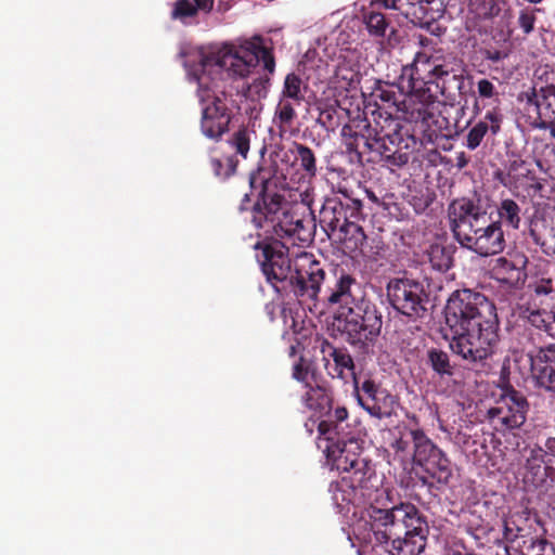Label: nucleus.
I'll list each match as a JSON object with an SVG mask.
<instances>
[{"mask_svg":"<svg viewBox=\"0 0 555 555\" xmlns=\"http://www.w3.org/2000/svg\"><path fill=\"white\" fill-rule=\"evenodd\" d=\"M249 202H250L249 195L245 194L243 199H242V203H241V206H240V210H245L246 209L245 204L249 203Z\"/></svg>","mask_w":555,"mask_h":555,"instance_id":"69168bd1","label":"nucleus"},{"mask_svg":"<svg viewBox=\"0 0 555 555\" xmlns=\"http://www.w3.org/2000/svg\"><path fill=\"white\" fill-rule=\"evenodd\" d=\"M364 218L362 199L354 190L341 183L324 198L319 211V223L327 236L337 238L350 253L362 250L366 241L359 224Z\"/></svg>","mask_w":555,"mask_h":555,"instance_id":"7ed1b4c3","label":"nucleus"},{"mask_svg":"<svg viewBox=\"0 0 555 555\" xmlns=\"http://www.w3.org/2000/svg\"><path fill=\"white\" fill-rule=\"evenodd\" d=\"M470 8L479 18H491L501 12L499 0H472Z\"/></svg>","mask_w":555,"mask_h":555,"instance_id":"09e8293b","label":"nucleus"},{"mask_svg":"<svg viewBox=\"0 0 555 555\" xmlns=\"http://www.w3.org/2000/svg\"><path fill=\"white\" fill-rule=\"evenodd\" d=\"M412 463L421 467L431 479L438 483L447 485L453 477V466L447 454L425 434L413 448Z\"/></svg>","mask_w":555,"mask_h":555,"instance_id":"412c9836","label":"nucleus"},{"mask_svg":"<svg viewBox=\"0 0 555 555\" xmlns=\"http://www.w3.org/2000/svg\"><path fill=\"white\" fill-rule=\"evenodd\" d=\"M238 61L243 62L242 68L235 72L244 77L249 74V68L255 67L261 63L263 69L267 72L266 75L255 78L251 83L248 85L249 95L257 98H266L268 89L271 85V76L275 70V59L271 49L263 46H255L253 52H244V56H235Z\"/></svg>","mask_w":555,"mask_h":555,"instance_id":"393cba45","label":"nucleus"},{"mask_svg":"<svg viewBox=\"0 0 555 555\" xmlns=\"http://www.w3.org/2000/svg\"><path fill=\"white\" fill-rule=\"evenodd\" d=\"M544 326H535L537 328L544 331L548 336L555 338V310L551 313L550 319L543 322Z\"/></svg>","mask_w":555,"mask_h":555,"instance_id":"bf43d9fd","label":"nucleus"},{"mask_svg":"<svg viewBox=\"0 0 555 555\" xmlns=\"http://www.w3.org/2000/svg\"><path fill=\"white\" fill-rule=\"evenodd\" d=\"M477 92L481 99H491L498 95L495 86L489 79L482 78L477 81Z\"/></svg>","mask_w":555,"mask_h":555,"instance_id":"864d4df0","label":"nucleus"},{"mask_svg":"<svg viewBox=\"0 0 555 555\" xmlns=\"http://www.w3.org/2000/svg\"><path fill=\"white\" fill-rule=\"evenodd\" d=\"M528 259L522 254H514L509 257H499L491 268L492 276L508 288L520 287L526 279Z\"/></svg>","mask_w":555,"mask_h":555,"instance_id":"c85d7f7f","label":"nucleus"},{"mask_svg":"<svg viewBox=\"0 0 555 555\" xmlns=\"http://www.w3.org/2000/svg\"><path fill=\"white\" fill-rule=\"evenodd\" d=\"M537 80L530 92H526L527 104L533 105L540 128L555 119V72L547 65L535 72Z\"/></svg>","mask_w":555,"mask_h":555,"instance_id":"5701e85b","label":"nucleus"},{"mask_svg":"<svg viewBox=\"0 0 555 555\" xmlns=\"http://www.w3.org/2000/svg\"><path fill=\"white\" fill-rule=\"evenodd\" d=\"M529 411L526 397L518 390L508 386L503 389L495 405L488 410V418L493 428L499 433L520 428Z\"/></svg>","mask_w":555,"mask_h":555,"instance_id":"a211bd4d","label":"nucleus"},{"mask_svg":"<svg viewBox=\"0 0 555 555\" xmlns=\"http://www.w3.org/2000/svg\"><path fill=\"white\" fill-rule=\"evenodd\" d=\"M530 287L532 288L530 301L542 304V299L555 298V285L552 279L542 278Z\"/></svg>","mask_w":555,"mask_h":555,"instance_id":"de8ad7c7","label":"nucleus"},{"mask_svg":"<svg viewBox=\"0 0 555 555\" xmlns=\"http://www.w3.org/2000/svg\"><path fill=\"white\" fill-rule=\"evenodd\" d=\"M363 23L369 31V34L376 38H384L388 34V44L396 46L399 43V35L398 30L393 27H390L389 20L385 14L370 10L363 14Z\"/></svg>","mask_w":555,"mask_h":555,"instance_id":"f704fd0d","label":"nucleus"},{"mask_svg":"<svg viewBox=\"0 0 555 555\" xmlns=\"http://www.w3.org/2000/svg\"><path fill=\"white\" fill-rule=\"evenodd\" d=\"M194 1V7L197 8V11L198 10H202V11H205V12H210L214 8V0H193Z\"/></svg>","mask_w":555,"mask_h":555,"instance_id":"680f3d73","label":"nucleus"},{"mask_svg":"<svg viewBox=\"0 0 555 555\" xmlns=\"http://www.w3.org/2000/svg\"><path fill=\"white\" fill-rule=\"evenodd\" d=\"M386 292L391 307L411 321L428 315L429 293L424 282L410 278L391 279Z\"/></svg>","mask_w":555,"mask_h":555,"instance_id":"ddd939ff","label":"nucleus"},{"mask_svg":"<svg viewBox=\"0 0 555 555\" xmlns=\"http://www.w3.org/2000/svg\"><path fill=\"white\" fill-rule=\"evenodd\" d=\"M395 195L390 193H386L383 197L379 198V206L384 211L388 214H393V209L398 210V205L393 202Z\"/></svg>","mask_w":555,"mask_h":555,"instance_id":"4d7b16f0","label":"nucleus"},{"mask_svg":"<svg viewBox=\"0 0 555 555\" xmlns=\"http://www.w3.org/2000/svg\"><path fill=\"white\" fill-rule=\"evenodd\" d=\"M396 540L390 555H420L427 544L429 527L425 516L412 503L390 506Z\"/></svg>","mask_w":555,"mask_h":555,"instance_id":"39448f33","label":"nucleus"},{"mask_svg":"<svg viewBox=\"0 0 555 555\" xmlns=\"http://www.w3.org/2000/svg\"><path fill=\"white\" fill-rule=\"evenodd\" d=\"M341 137L347 152L359 162L369 153L378 154L389 166L402 167L409 162V154L402 150L409 147L410 137L402 133L398 118L380 108L372 112V120L353 119L344 125Z\"/></svg>","mask_w":555,"mask_h":555,"instance_id":"f03ea898","label":"nucleus"},{"mask_svg":"<svg viewBox=\"0 0 555 555\" xmlns=\"http://www.w3.org/2000/svg\"><path fill=\"white\" fill-rule=\"evenodd\" d=\"M389 498L385 490L372 500L362 516V522L358 526L359 539L372 547L379 546L390 555V548L397 539L392 530V517L390 516Z\"/></svg>","mask_w":555,"mask_h":555,"instance_id":"f8f14e48","label":"nucleus"},{"mask_svg":"<svg viewBox=\"0 0 555 555\" xmlns=\"http://www.w3.org/2000/svg\"><path fill=\"white\" fill-rule=\"evenodd\" d=\"M502 115L496 108L488 111L482 120L474 125L466 134V147L470 151L476 150L490 131L493 135L501 130Z\"/></svg>","mask_w":555,"mask_h":555,"instance_id":"2f4dec72","label":"nucleus"},{"mask_svg":"<svg viewBox=\"0 0 555 555\" xmlns=\"http://www.w3.org/2000/svg\"><path fill=\"white\" fill-rule=\"evenodd\" d=\"M520 531L519 528H513L511 527L509 522L505 521L504 522V539L508 542H515L519 534L518 532Z\"/></svg>","mask_w":555,"mask_h":555,"instance_id":"052dcab7","label":"nucleus"},{"mask_svg":"<svg viewBox=\"0 0 555 555\" xmlns=\"http://www.w3.org/2000/svg\"><path fill=\"white\" fill-rule=\"evenodd\" d=\"M450 348L473 366H485L500 343L495 305L483 294L463 288L452 293L444 308Z\"/></svg>","mask_w":555,"mask_h":555,"instance_id":"f257e3e1","label":"nucleus"},{"mask_svg":"<svg viewBox=\"0 0 555 555\" xmlns=\"http://www.w3.org/2000/svg\"><path fill=\"white\" fill-rule=\"evenodd\" d=\"M430 267L439 272L448 271L453 264V250L451 246L439 243L431 244L424 255Z\"/></svg>","mask_w":555,"mask_h":555,"instance_id":"e433bc0d","label":"nucleus"},{"mask_svg":"<svg viewBox=\"0 0 555 555\" xmlns=\"http://www.w3.org/2000/svg\"><path fill=\"white\" fill-rule=\"evenodd\" d=\"M251 134H255V131L246 127H241L228 141L230 146L235 150L236 154L242 156L244 159L247 158L250 149Z\"/></svg>","mask_w":555,"mask_h":555,"instance_id":"c03bdc74","label":"nucleus"},{"mask_svg":"<svg viewBox=\"0 0 555 555\" xmlns=\"http://www.w3.org/2000/svg\"><path fill=\"white\" fill-rule=\"evenodd\" d=\"M197 96L199 102L211 100L203 107L201 117V131L211 140L219 141L229 131L232 119V111L225 102L224 91H218V82L206 74L197 77Z\"/></svg>","mask_w":555,"mask_h":555,"instance_id":"9d476101","label":"nucleus"},{"mask_svg":"<svg viewBox=\"0 0 555 555\" xmlns=\"http://www.w3.org/2000/svg\"><path fill=\"white\" fill-rule=\"evenodd\" d=\"M280 96L293 100L297 105L305 100L304 81L296 73L286 75Z\"/></svg>","mask_w":555,"mask_h":555,"instance_id":"37998d69","label":"nucleus"},{"mask_svg":"<svg viewBox=\"0 0 555 555\" xmlns=\"http://www.w3.org/2000/svg\"><path fill=\"white\" fill-rule=\"evenodd\" d=\"M255 249L259 250L257 261L268 283L280 292L279 284L285 285L294 273L289 248L282 241L267 237L262 242H257Z\"/></svg>","mask_w":555,"mask_h":555,"instance_id":"f3484780","label":"nucleus"},{"mask_svg":"<svg viewBox=\"0 0 555 555\" xmlns=\"http://www.w3.org/2000/svg\"><path fill=\"white\" fill-rule=\"evenodd\" d=\"M500 224H505L512 229H518L521 221V209L512 198L501 199L496 206Z\"/></svg>","mask_w":555,"mask_h":555,"instance_id":"ea45409f","label":"nucleus"},{"mask_svg":"<svg viewBox=\"0 0 555 555\" xmlns=\"http://www.w3.org/2000/svg\"><path fill=\"white\" fill-rule=\"evenodd\" d=\"M281 165L285 167L288 176L300 180H312L318 175V159L314 151L297 141L287 147H281L276 153Z\"/></svg>","mask_w":555,"mask_h":555,"instance_id":"a878e982","label":"nucleus"},{"mask_svg":"<svg viewBox=\"0 0 555 555\" xmlns=\"http://www.w3.org/2000/svg\"><path fill=\"white\" fill-rule=\"evenodd\" d=\"M469 163V158L466 156L464 152L457 153L456 155V167L459 169L465 168Z\"/></svg>","mask_w":555,"mask_h":555,"instance_id":"e2e57ef3","label":"nucleus"},{"mask_svg":"<svg viewBox=\"0 0 555 555\" xmlns=\"http://www.w3.org/2000/svg\"><path fill=\"white\" fill-rule=\"evenodd\" d=\"M376 96L384 103L388 104V107H393L396 113L398 114V104L400 101L397 99V94L392 90L380 89L376 93Z\"/></svg>","mask_w":555,"mask_h":555,"instance_id":"5fc2aeb1","label":"nucleus"},{"mask_svg":"<svg viewBox=\"0 0 555 555\" xmlns=\"http://www.w3.org/2000/svg\"><path fill=\"white\" fill-rule=\"evenodd\" d=\"M361 292L354 278L350 274L343 273L335 285L330 288V293L324 297L323 302L330 307H337L338 314L360 300Z\"/></svg>","mask_w":555,"mask_h":555,"instance_id":"c756f323","label":"nucleus"},{"mask_svg":"<svg viewBox=\"0 0 555 555\" xmlns=\"http://www.w3.org/2000/svg\"><path fill=\"white\" fill-rule=\"evenodd\" d=\"M524 469L525 483L545 492L555 489V437L529 449Z\"/></svg>","mask_w":555,"mask_h":555,"instance_id":"6ab92c4d","label":"nucleus"},{"mask_svg":"<svg viewBox=\"0 0 555 555\" xmlns=\"http://www.w3.org/2000/svg\"><path fill=\"white\" fill-rule=\"evenodd\" d=\"M325 276L321 262L312 254L302 253L295 259L294 273L282 288L310 312L322 313L319 295Z\"/></svg>","mask_w":555,"mask_h":555,"instance_id":"6e6552de","label":"nucleus"},{"mask_svg":"<svg viewBox=\"0 0 555 555\" xmlns=\"http://www.w3.org/2000/svg\"><path fill=\"white\" fill-rule=\"evenodd\" d=\"M317 348L322 354L324 370L332 378L347 379L349 376L354 382L356 374L354 361L344 347H336L325 338L317 340Z\"/></svg>","mask_w":555,"mask_h":555,"instance_id":"cd10ccee","label":"nucleus"},{"mask_svg":"<svg viewBox=\"0 0 555 555\" xmlns=\"http://www.w3.org/2000/svg\"><path fill=\"white\" fill-rule=\"evenodd\" d=\"M555 310V298L542 299V304L538 301H529L526 309L527 319L531 325L544 326L543 322L550 319L551 313Z\"/></svg>","mask_w":555,"mask_h":555,"instance_id":"58836bf2","label":"nucleus"},{"mask_svg":"<svg viewBox=\"0 0 555 555\" xmlns=\"http://www.w3.org/2000/svg\"><path fill=\"white\" fill-rule=\"evenodd\" d=\"M444 555H477L469 551L464 541L457 537H451L444 545Z\"/></svg>","mask_w":555,"mask_h":555,"instance_id":"603ef678","label":"nucleus"},{"mask_svg":"<svg viewBox=\"0 0 555 555\" xmlns=\"http://www.w3.org/2000/svg\"><path fill=\"white\" fill-rule=\"evenodd\" d=\"M374 477L357 478L356 475L344 474L338 480L330 483L328 492L333 504L339 512H349L351 507L363 509L380 490L372 483Z\"/></svg>","mask_w":555,"mask_h":555,"instance_id":"dca6fc26","label":"nucleus"},{"mask_svg":"<svg viewBox=\"0 0 555 555\" xmlns=\"http://www.w3.org/2000/svg\"><path fill=\"white\" fill-rule=\"evenodd\" d=\"M414 74L425 75L423 78L429 86L435 83L446 100L454 102L464 96L466 87L465 68L456 57L449 55H428L424 52L416 53L414 61Z\"/></svg>","mask_w":555,"mask_h":555,"instance_id":"20e7f679","label":"nucleus"},{"mask_svg":"<svg viewBox=\"0 0 555 555\" xmlns=\"http://www.w3.org/2000/svg\"><path fill=\"white\" fill-rule=\"evenodd\" d=\"M410 87V92L398 104V118L420 125L423 130H441L447 120H439V102L423 76L414 74L413 65Z\"/></svg>","mask_w":555,"mask_h":555,"instance_id":"0eeeda50","label":"nucleus"},{"mask_svg":"<svg viewBox=\"0 0 555 555\" xmlns=\"http://www.w3.org/2000/svg\"><path fill=\"white\" fill-rule=\"evenodd\" d=\"M279 179L270 169L259 167L249 175L251 190H258L257 202L253 206V223L258 229H268L289 208L284 194L278 191Z\"/></svg>","mask_w":555,"mask_h":555,"instance_id":"9b49d317","label":"nucleus"},{"mask_svg":"<svg viewBox=\"0 0 555 555\" xmlns=\"http://www.w3.org/2000/svg\"><path fill=\"white\" fill-rule=\"evenodd\" d=\"M482 54L486 60L493 63H498L507 56L505 52L498 49H486Z\"/></svg>","mask_w":555,"mask_h":555,"instance_id":"13d9d810","label":"nucleus"},{"mask_svg":"<svg viewBox=\"0 0 555 555\" xmlns=\"http://www.w3.org/2000/svg\"><path fill=\"white\" fill-rule=\"evenodd\" d=\"M214 153L215 150L210 152L209 156V165L214 175L221 180H225L233 176L238 165L237 158L234 155L219 157L214 155Z\"/></svg>","mask_w":555,"mask_h":555,"instance_id":"a19ab883","label":"nucleus"},{"mask_svg":"<svg viewBox=\"0 0 555 555\" xmlns=\"http://www.w3.org/2000/svg\"><path fill=\"white\" fill-rule=\"evenodd\" d=\"M341 424L335 433L322 435L327 440L326 455L343 474L356 475L357 478L374 477L375 468L371 460L363 456V448L358 438L345 433Z\"/></svg>","mask_w":555,"mask_h":555,"instance_id":"1a4fd4ad","label":"nucleus"},{"mask_svg":"<svg viewBox=\"0 0 555 555\" xmlns=\"http://www.w3.org/2000/svg\"><path fill=\"white\" fill-rule=\"evenodd\" d=\"M297 105L293 100L280 96L279 103L274 111L273 121L276 125L280 134L283 135L297 118L295 109Z\"/></svg>","mask_w":555,"mask_h":555,"instance_id":"4c0bfd02","label":"nucleus"},{"mask_svg":"<svg viewBox=\"0 0 555 555\" xmlns=\"http://www.w3.org/2000/svg\"><path fill=\"white\" fill-rule=\"evenodd\" d=\"M530 370L537 383L555 391V346L540 349L535 356L528 354Z\"/></svg>","mask_w":555,"mask_h":555,"instance_id":"7c9ffc66","label":"nucleus"},{"mask_svg":"<svg viewBox=\"0 0 555 555\" xmlns=\"http://www.w3.org/2000/svg\"><path fill=\"white\" fill-rule=\"evenodd\" d=\"M491 199L488 195L473 192L468 196L453 199L448 205L450 229L456 241L461 240L474 227L482 225L491 214Z\"/></svg>","mask_w":555,"mask_h":555,"instance_id":"4468645a","label":"nucleus"},{"mask_svg":"<svg viewBox=\"0 0 555 555\" xmlns=\"http://www.w3.org/2000/svg\"><path fill=\"white\" fill-rule=\"evenodd\" d=\"M431 202H433V198L429 195H426V196L422 195L420 197L414 195V196H412V199H411V204L416 214L424 212L429 207Z\"/></svg>","mask_w":555,"mask_h":555,"instance_id":"6e6d98bb","label":"nucleus"},{"mask_svg":"<svg viewBox=\"0 0 555 555\" xmlns=\"http://www.w3.org/2000/svg\"><path fill=\"white\" fill-rule=\"evenodd\" d=\"M422 430L423 429L420 427L412 428L405 424L393 427L389 430V435L391 436V440L389 441L390 449L402 460L406 459L409 455L412 456L413 448Z\"/></svg>","mask_w":555,"mask_h":555,"instance_id":"473e14b6","label":"nucleus"},{"mask_svg":"<svg viewBox=\"0 0 555 555\" xmlns=\"http://www.w3.org/2000/svg\"><path fill=\"white\" fill-rule=\"evenodd\" d=\"M550 130L551 134L555 138V122H551Z\"/></svg>","mask_w":555,"mask_h":555,"instance_id":"338daca9","label":"nucleus"},{"mask_svg":"<svg viewBox=\"0 0 555 555\" xmlns=\"http://www.w3.org/2000/svg\"><path fill=\"white\" fill-rule=\"evenodd\" d=\"M304 405L320 418L318 424L320 436L335 433L348 418V410L338 405L333 409V391L324 380L306 389L301 397Z\"/></svg>","mask_w":555,"mask_h":555,"instance_id":"2eb2a0df","label":"nucleus"},{"mask_svg":"<svg viewBox=\"0 0 555 555\" xmlns=\"http://www.w3.org/2000/svg\"><path fill=\"white\" fill-rule=\"evenodd\" d=\"M197 15V8L190 0H177L173 3L172 11L170 14L171 20H178L183 23L188 18Z\"/></svg>","mask_w":555,"mask_h":555,"instance_id":"8fccbe9b","label":"nucleus"},{"mask_svg":"<svg viewBox=\"0 0 555 555\" xmlns=\"http://www.w3.org/2000/svg\"><path fill=\"white\" fill-rule=\"evenodd\" d=\"M343 112L339 107L326 105L320 111L317 122L327 132H334L341 124Z\"/></svg>","mask_w":555,"mask_h":555,"instance_id":"a18cd8bd","label":"nucleus"},{"mask_svg":"<svg viewBox=\"0 0 555 555\" xmlns=\"http://www.w3.org/2000/svg\"><path fill=\"white\" fill-rule=\"evenodd\" d=\"M386 9L400 11L414 25L428 27L444 12V0H374Z\"/></svg>","mask_w":555,"mask_h":555,"instance_id":"bb28decb","label":"nucleus"},{"mask_svg":"<svg viewBox=\"0 0 555 555\" xmlns=\"http://www.w3.org/2000/svg\"><path fill=\"white\" fill-rule=\"evenodd\" d=\"M530 235L546 255H555V218L543 217L532 221Z\"/></svg>","mask_w":555,"mask_h":555,"instance_id":"72a5a7b5","label":"nucleus"},{"mask_svg":"<svg viewBox=\"0 0 555 555\" xmlns=\"http://www.w3.org/2000/svg\"><path fill=\"white\" fill-rule=\"evenodd\" d=\"M353 388L359 405L371 416L384 420L397 415L398 398L380 384L370 377H354Z\"/></svg>","mask_w":555,"mask_h":555,"instance_id":"aec40b11","label":"nucleus"},{"mask_svg":"<svg viewBox=\"0 0 555 555\" xmlns=\"http://www.w3.org/2000/svg\"><path fill=\"white\" fill-rule=\"evenodd\" d=\"M292 376L302 383L306 389L323 380L304 357H300L293 365Z\"/></svg>","mask_w":555,"mask_h":555,"instance_id":"79ce46f5","label":"nucleus"},{"mask_svg":"<svg viewBox=\"0 0 555 555\" xmlns=\"http://www.w3.org/2000/svg\"><path fill=\"white\" fill-rule=\"evenodd\" d=\"M426 364L440 380L452 378L456 371V365L451 362L450 354L440 348L431 347L427 350Z\"/></svg>","mask_w":555,"mask_h":555,"instance_id":"c9c22d12","label":"nucleus"},{"mask_svg":"<svg viewBox=\"0 0 555 555\" xmlns=\"http://www.w3.org/2000/svg\"><path fill=\"white\" fill-rule=\"evenodd\" d=\"M457 242L481 257L493 256L502 253L505 248V237L499 221L492 220L491 216L483 220L482 225L474 227Z\"/></svg>","mask_w":555,"mask_h":555,"instance_id":"b1692460","label":"nucleus"},{"mask_svg":"<svg viewBox=\"0 0 555 555\" xmlns=\"http://www.w3.org/2000/svg\"><path fill=\"white\" fill-rule=\"evenodd\" d=\"M314 229L313 218L289 207L264 232L271 240H288L292 245L304 246L313 241Z\"/></svg>","mask_w":555,"mask_h":555,"instance_id":"4be33fe9","label":"nucleus"},{"mask_svg":"<svg viewBox=\"0 0 555 555\" xmlns=\"http://www.w3.org/2000/svg\"><path fill=\"white\" fill-rule=\"evenodd\" d=\"M540 11L539 9L525 8L519 11L518 15V25L522 29L524 34L529 35L534 29V24L537 21L535 12Z\"/></svg>","mask_w":555,"mask_h":555,"instance_id":"3c124183","label":"nucleus"},{"mask_svg":"<svg viewBox=\"0 0 555 555\" xmlns=\"http://www.w3.org/2000/svg\"><path fill=\"white\" fill-rule=\"evenodd\" d=\"M505 552L508 555H555L554 547L544 539H530V543L525 546V550L520 552L515 551L512 554L508 547H505Z\"/></svg>","mask_w":555,"mask_h":555,"instance_id":"49530a36","label":"nucleus"},{"mask_svg":"<svg viewBox=\"0 0 555 555\" xmlns=\"http://www.w3.org/2000/svg\"><path fill=\"white\" fill-rule=\"evenodd\" d=\"M336 320L346 340L353 347L366 350L380 334L383 315L375 304L365 297L340 312Z\"/></svg>","mask_w":555,"mask_h":555,"instance_id":"423d86ee","label":"nucleus"},{"mask_svg":"<svg viewBox=\"0 0 555 555\" xmlns=\"http://www.w3.org/2000/svg\"><path fill=\"white\" fill-rule=\"evenodd\" d=\"M363 192L366 194L367 198L374 204H379V198L373 191L364 189Z\"/></svg>","mask_w":555,"mask_h":555,"instance_id":"0e129e2a","label":"nucleus"}]
</instances>
